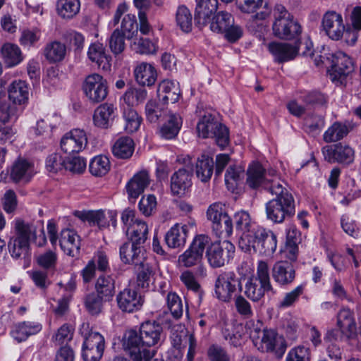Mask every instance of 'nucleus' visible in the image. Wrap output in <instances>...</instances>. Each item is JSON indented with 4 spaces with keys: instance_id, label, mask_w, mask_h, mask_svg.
Listing matches in <instances>:
<instances>
[{
    "instance_id": "nucleus-1",
    "label": "nucleus",
    "mask_w": 361,
    "mask_h": 361,
    "mask_svg": "<svg viewBox=\"0 0 361 361\" xmlns=\"http://www.w3.org/2000/svg\"><path fill=\"white\" fill-rule=\"evenodd\" d=\"M162 326L156 322H143L139 332L134 329L126 331L123 337V349L132 361H150L155 355V347L164 340Z\"/></svg>"
},
{
    "instance_id": "nucleus-2",
    "label": "nucleus",
    "mask_w": 361,
    "mask_h": 361,
    "mask_svg": "<svg viewBox=\"0 0 361 361\" xmlns=\"http://www.w3.org/2000/svg\"><path fill=\"white\" fill-rule=\"evenodd\" d=\"M246 333L253 345L260 352L271 353L277 357H281L287 348V343L283 336L273 329H264L259 321L249 320L246 322Z\"/></svg>"
},
{
    "instance_id": "nucleus-3",
    "label": "nucleus",
    "mask_w": 361,
    "mask_h": 361,
    "mask_svg": "<svg viewBox=\"0 0 361 361\" xmlns=\"http://www.w3.org/2000/svg\"><path fill=\"white\" fill-rule=\"evenodd\" d=\"M245 295L253 302L262 300L265 294L275 295L270 278L269 266L264 260L257 262L255 275L250 277L245 284Z\"/></svg>"
},
{
    "instance_id": "nucleus-4",
    "label": "nucleus",
    "mask_w": 361,
    "mask_h": 361,
    "mask_svg": "<svg viewBox=\"0 0 361 361\" xmlns=\"http://www.w3.org/2000/svg\"><path fill=\"white\" fill-rule=\"evenodd\" d=\"M274 20L272 31L275 37L284 40L298 39L302 32L298 20L282 4H276L273 10Z\"/></svg>"
},
{
    "instance_id": "nucleus-5",
    "label": "nucleus",
    "mask_w": 361,
    "mask_h": 361,
    "mask_svg": "<svg viewBox=\"0 0 361 361\" xmlns=\"http://www.w3.org/2000/svg\"><path fill=\"white\" fill-rule=\"evenodd\" d=\"M209 242L210 238L207 235H196L189 247L178 256V266L184 268L197 267L196 275L201 277L206 276L207 269L202 264V259L204 250Z\"/></svg>"
},
{
    "instance_id": "nucleus-6",
    "label": "nucleus",
    "mask_w": 361,
    "mask_h": 361,
    "mask_svg": "<svg viewBox=\"0 0 361 361\" xmlns=\"http://www.w3.org/2000/svg\"><path fill=\"white\" fill-rule=\"evenodd\" d=\"M15 236L8 242V249L12 257L18 259L25 257L29 254L30 240L36 238L37 231L35 226L21 219L13 221Z\"/></svg>"
},
{
    "instance_id": "nucleus-7",
    "label": "nucleus",
    "mask_w": 361,
    "mask_h": 361,
    "mask_svg": "<svg viewBox=\"0 0 361 361\" xmlns=\"http://www.w3.org/2000/svg\"><path fill=\"white\" fill-rule=\"evenodd\" d=\"M254 235H245L241 242V250L244 252L253 250L265 255L271 256L277 247V237L271 230L263 227L257 228Z\"/></svg>"
},
{
    "instance_id": "nucleus-8",
    "label": "nucleus",
    "mask_w": 361,
    "mask_h": 361,
    "mask_svg": "<svg viewBox=\"0 0 361 361\" xmlns=\"http://www.w3.org/2000/svg\"><path fill=\"white\" fill-rule=\"evenodd\" d=\"M79 333L84 339L82 346V355L84 360H100L105 346L104 336L97 331H93L87 322L81 324Z\"/></svg>"
},
{
    "instance_id": "nucleus-9",
    "label": "nucleus",
    "mask_w": 361,
    "mask_h": 361,
    "mask_svg": "<svg viewBox=\"0 0 361 361\" xmlns=\"http://www.w3.org/2000/svg\"><path fill=\"white\" fill-rule=\"evenodd\" d=\"M197 131L202 138H214L216 143L221 148H224L229 142L228 128L217 121L209 113L202 116L197 124Z\"/></svg>"
},
{
    "instance_id": "nucleus-10",
    "label": "nucleus",
    "mask_w": 361,
    "mask_h": 361,
    "mask_svg": "<svg viewBox=\"0 0 361 361\" xmlns=\"http://www.w3.org/2000/svg\"><path fill=\"white\" fill-rule=\"evenodd\" d=\"M265 212L268 220L275 224H281L286 219L293 216L295 212V200L292 195L283 197H274L265 204Z\"/></svg>"
},
{
    "instance_id": "nucleus-11",
    "label": "nucleus",
    "mask_w": 361,
    "mask_h": 361,
    "mask_svg": "<svg viewBox=\"0 0 361 361\" xmlns=\"http://www.w3.org/2000/svg\"><path fill=\"white\" fill-rule=\"evenodd\" d=\"M210 30L224 35L225 38L235 42L243 35L242 28L234 24V18L226 11H220L214 16L209 23Z\"/></svg>"
},
{
    "instance_id": "nucleus-12",
    "label": "nucleus",
    "mask_w": 361,
    "mask_h": 361,
    "mask_svg": "<svg viewBox=\"0 0 361 361\" xmlns=\"http://www.w3.org/2000/svg\"><path fill=\"white\" fill-rule=\"evenodd\" d=\"M170 340L172 346L178 350L175 357L179 355L182 357V350L188 346L186 360L187 361L194 360L195 355L197 353L198 345L193 333L189 332L183 326H175L171 331Z\"/></svg>"
},
{
    "instance_id": "nucleus-13",
    "label": "nucleus",
    "mask_w": 361,
    "mask_h": 361,
    "mask_svg": "<svg viewBox=\"0 0 361 361\" xmlns=\"http://www.w3.org/2000/svg\"><path fill=\"white\" fill-rule=\"evenodd\" d=\"M208 263L213 268H219L228 264L233 258L235 246L229 240H218L206 247Z\"/></svg>"
},
{
    "instance_id": "nucleus-14",
    "label": "nucleus",
    "mask_w": 361,
    "mask_h": 361,
    "mask_svg": "<svg viewBox=\"0 0 361 361\" xmlns=\"http://www.w3.org/2000/svg\"><path fill=\"white\" fill-rule=\"evenodd\" d=\"M241 288L240 281L234 272H224L216 279L214 295L220 301L230 302L237 290Z\"/></svg>"
},
{
    "instance_id": "nucleus-15",
    "label": "nucleus",
    "mask_w": 361,
    "mask_h": 361,
    "mask_svg": "<svg viewBox=\"0 0 361 361\" xmlns=\"http://www.w3.org/2000/svg\"><path fill=\"white\" fill-rule=\"evenodd\" d=\"M82 91L91 103L102 102L108 94L106 80L98 73L90 74L82 83Z\"/></svg>"
},
{
    "instance_id": "nucleus-16",
    "label": "nucleus",
    "mask_w": 361,
    "mask_h": 361,
    "mask_svg": "<svg viewBox=\"0 0 361 361\" xmlns=\"http://www.w3.org/2000/svg\"><path fill=\"white\" fill-rule=\"evenodd\" d=\"M88 143L86 132L80 128H74L66 133L61 140V150L67 154H73L83 151Z\"/></svg>"
},
{
    "instance_id": "nucleus-17",
    "label": "nucleus",
    "mask_w": 361,
    "mask_h": 361,
    "mask_svg": "<svg viewBox=\"0 0 361 361\" xmlns=\"http://www.w3.org/2000/svg\"><path fill=\"white\" fill-rule=\"evenodd\" d=\"M321 27L332 40L341 39L345 30L342 15L332 10H329L324 13Z\"/></svg>"
},
{
    "instance_id": "nucleus-18",
    "label": "nucleus",
    "mask_w": 361,
    "mask_h": 361,
    "mask_svg": "<svg viewBox=\"0 0 361 361\" xmlns=\"http://www.w3.org/2000/svg\"><path fill=\"white\" fill-rule=\"evenodd\" d=\"M354 71L352 59L343 51H338L333 55L330 77L333 82L343 84L345 78Z\"/></svg>"
},
{
    "instance_id": "nucleus-19",
    "label": "nucleus",
    "mask_w": 361,
    "mask_h": 361,
    "mask_svg": "<svg viewBox=\"0 0 361 361\" xmlns=\"http://www.w3.org/2000/svg\"><path fill=\"white\" fill-rule=\"evenodd\" d=\"M322 153L325 160L329 163L349 164L353 161L355 157L353 149L341 143L324 147Z\"/></svg>"
},
{
    "instance_id": "nucleus-20",
    "label": "nucleus",
    "mask_w": 361,
    "mask_h": 361,
    "mask_svg": "<svg viewBox=\"0 0 361 361\" xmlns=\"http://www.w3.org/2000/svg\"><path fill=\"white\" fill-rule=\"evenodd\" d=\"M37 171V167L32 161L20 157L13 162L10 176L14 182L27 183Z\"/></svg>"
},
{
    "instance_id": "nucleus-21",
    "label": "nucleus",
    "mask_w": 361,
    "mask_h": 361,
    "mask_svg": "<svg viewBox=\"0 0 361 361\" xmlns=\"http://www.w3.org/2000/svg\"><path fill=\"white\" fill-rule=\"evenodd\" d=\"M271 276L281 287L290 285L295 279V269L292 263L280 260L274 263L271 268Z\"/></svg>"
},
{
    "instance_id": "nucleus-22",
    "label": "nucleus",
    "mask_w": 361,
    "mask_h": 361,
    "mask_svg": "<svg viewBox=\"0 0 361 361\" xmlns=\"http://www.w3.org/2000/svg\"><path fill=\"white\" fill-rule=\"evenodd\" d=\"M117 116V108L110 103H103L98 106L93 114L94 126L101 129L110 128Z\"/></svg>"
},
{
    "instance_id": "nucleus-23",
    "label": "nucleus",
    "mask_w": 361,
    "mask_h": 361,
    "mask_svg": "<svg viewBox=\"0 0 361 361\" xmlns=\"http://www.w3.org/2000/svg\"><path fill=\"white\" fill-rule=\"evenodd\" d=\"M121 260L127 264H137L147 259L145 251L142 245L134 244L130 241L124 243L119 249Z\"/></svg>"
},
{
    "instance_id": "nucleus-24",
    "label": "nucleus",
    "mask_w": 361,
    "mask_h": 361,
    "mask_svg": "<svg viewBox=\"0 0 361 361\" xmlns=\"http://www.w3.org/2000/svg\"><path fill=\"white\" fill-rule=\"evenodd\" d=\"M268 49L279 63L293 60L299 53V47L295 44L273 42L269 44Z\"/></svg>"
},
{
    "instance_id": "nucleus-25",
    "label": "nucleus",
    "mask_w": 361,
    "mask_h": 361,
    "mask_svg": "<svg viewBox=\"0 0 361 361\" xmlns=\"http://www.w3.org/2000/svg\"><path fill=\"white\" fill-rule=\"evenodd\" d=\"M195 20L200 27L210 23V20L218 8L217 0H196Z\"/></svg>"
},
{
    "instance_id": "nucleus-26",
    "label": "nucleus",
    "mask_w": 361,
    "mask_h": 361,
    "mask_svg": "<svg viewBox=\"0 0 361 361\" xmlns=\"http://www.w3.org/2000/svg\"><path fill=\"white\" fill-rule=\"evenodd\" d=\"M118 307L123 312H133L141 308L143 300L135 290L124 288L116 297Z\"/></svg>"
},
{
    "instance_id": "nucleus-27",
    "label": "nucleus",
    "mask_w": 361,
    "mask_h": 361,
    "mask_svg": "<svg viewBox=\"0 0 361 361\" xmlns=\"http://www.w3.org/2000/svg\"><path fill=\"white\" fill-rule=\"evenodd\" d=\"M59 245L66 255L76 257L80 252V238L74 230L66 228L60 233Z\"/></svg>"
},
{
    "instance_id": "nucleus-28",
    "label": "nucleus",
    "mask_w": 361,
    "mask_h": 361,
    "mask_svg": "<svg viewBox=\"0 0 361 361\" xmlns=\"http://www.w3.org/2000/svg\"><path fill=\"white\" fill-rule=\"evenodd\" d=\"M188 233V226L175 224L166 233L164 240L170 248H180L185 245Z\"/></svg>"
},
{
    "instance_id": "nucleus-29",
    "label": "nucleus",
    "mask_w": 361,
    "mask_h": 361,
    "mask_svg": "<svg viewBox=\"0 0 361 361\" xmlns=\"http://www.w3.org/2000/svg\"><path fill=\"white\" fill-rule=\"evenodd\" d=\"M234 222L235 228L238 231L241 233L239 240V247L241 249V242L245 235H254V231L261 226H258L254 222L248 212L245 211H239L234 214Z\"/></svg>"
},
{
    "instance_id": "nucleus-30",
    "label": "nucleus",
    "mask_w": 361,
    "mask_h": 361,
    "mask_svg": "<svg viewBox=\"0 0 361 361\" xmlns=\"http://www.w3.org/2000/svg\"><path fill=\"white\" fill-rule=\"evenodd\" d=\"M157 94L159 101L164 104L169 102L174 104L180 95L178 82L170 80L161 81L158 86Z\"/></svg>"
},
{
    "instance_id": "nucleus-31",
    "label": "nucleus",
    "mask_w": 361,
    "mask_h": 361,
    "mask_svg": "<svg viewBox=\"0 0 361 361\" xmlns=\"http://www.w3.org/2000/svg\"><path fill=\"white\" fill-rule=\"evenodd\" d=\"M337 326L342 334L348 338H355L357 336L356 323L353 312L348 308H342L337 315Z\"/></svg>"
},
{
    "instance_id": "nucleus-32",
    "label": "nucleus",
    "mask_w": 361,
    "mask_h": 361,
    "mask_svg": "<svg viewBox=\"0 0 361 361\" xmlns=\"http://www.w3.org/2000/svg\"><path fill=\"white\" fill-rule=\"evenodd\" d=\"M191 173L185 169H180L171 178V190L174 195H183L191 186Z\"/></svg>"
},
{
    "instance_id": "nucleus-33",
    "label": "nucleus",
    "mask_w": 361,
    "mask_h": 361,
    "mask_svg": "<svg viewBox=\"0 0 361 361\" xmlns=\"http://www.w3.org/2000/svg\"><path fill=\"white\" fill-rule=\"evenodd\" d=\"M42 329L40 323L26 321L16 324L11 332L13 339L18 343L25 341L29 336L35 335Z\"/></svg>"
},
{
    "instance_id": "nucleus-34",
    "label": "nucleus",
    "mask_w": 361,
    "mask_h": 361,
    "mask_svg": "<svg viewBox=\"0 0 361 361\" xmlns=\"http://www.w3.org/2000/svg\"><path fill=\"white\" fill-rule=\"evenodd\" d=\"M149 183V173L142 171L133 176L126 185V190L130 199L135 200L142 194Z\"/></svg>"
},
{
    "instance_id": "nucleus-35",
    "label": "nucleus",
    "mask_w": 361,
    "mask_h": 361,
    "mask_svg": "<svg viewBox=\"0 0 361 361\" xmlns=\"http://www.w3.org/2000/svg\"><path fill=\"white\" fill-rule=\"evenodd\" d=\"M89 59L95 63L98 68L107 71L111 68V56L107 55L102 44H92L87 51Z\"/></svg>"
},
{
    "instance_id": "nucleus-36",
    "label": "nucleus",
    "mask_w": 361,
    "mask_h": 361,
    "mask_svg": "<svg viewBox=\"0 0 361 361\" xmlns=\"http://www.w3.org/2000/svg\"><path fill=\"white\" fill-rule=\"evenodd\" d=\"M136 81L142 86H151L157 80V73L151 63L142 62L137 65L134 70Z\"/></svg>"
},
{
    "instance_id": "nucleus-37",
    "label": "nucleus",
    "mask_w": 361,
    "mask_h": 361,
    "mask_svg": "<svg viewBox=\"0 0 361 361\" xmlns=\"http://www.w3.org/2000/svg\"><path fill=\"white\" fill-rule=\"evenodd\" d=\"M207 217L212 224L214 223L216 228L219 227L217 221L221 220L224 221L227 231H231V217L226 212L225 205L221 202H214L210 204L207 210Z\"/></svg>"
},
{
    "instance_id": "nucleus-38",
    "label": "nucleus",
    "mask_w": 361,
    "mask_h": 361,
    "mask_svg": "<svg viewBox=\"0 0 361 361\" xmlns=\"http://www.w3.org/2000/svg\"><path fill=\"white\" fill-rule=\"evenodd\" d=\"M0 51L3 61L8 68L16 66L24 60L23 52L17 44L5 43Z\"/></svg>"
},
{
    "instance_id": "nucleus-39",
    "label": "nucleus",
    "mask_w": 361,
    "mask_h": 361,
    "mask_svg": "<svg viewBox=\"0 0 361 361\" xmlns=\"http://www.w3.org/2000/svg\"><path fill=\"white\" fill-rule=\"evenodd\" d=\"M247 183L252 188L266 187L268 178L265 170L259 162H253L250 164L247 171Z\"/></svg>"
},
{
    "instance_id": "nucleus-40",
    "label": "nucleus",
    "mask_w": 361,
    "mask_h": 361,
    "mask_svg": "<svg viewBox=\"0 0 361 361\" xmlns=\"http://www.w3.org/2000/svg\"><path fill=\"white\" fill-rule=\"evenodd\" d=\"M149 228L146 222L136 219L131 226L126 228V233L128 240L134 243L142 245L148 238Z\"/></svg>"
},
{
    "instance_id": "nucleus-41",
    "label": "nucleus",
    "mask_w": 361,
    "mask_h": 361,
    "mask_svg": "<svg viewBox=\"0 0 361 361\" xmlns=\"http://www.w3.org/2000/svg\"><path fill=\"white\" fill-rule=\"evenodd\" d=\"M8 97L14 104H24L29 97V88L27 83L21 80H14L9 85Z\"/></svg>"
},
{
    "instance_id": "nucleus-42",
    "label": "nucleus",
    "mask_w": 361,
    "mask_h": 361,
    "mask_svg": "<svg viewBox=\"0 0 361 361\" xmlns=\"http://www.w3.org/2000/svg\"><path fill=\"white\" fill-rule=\"evenodd\" d=\"M183 121L179 114L169 113L167 120L160 128V135L166 140L174 138L182 126Z\"/></svg>"
},
{
    "instance_id": "nucleus-43",
    "label": "nucleus",
    "mask_w": 361,
    "mask_h": 361,
    "mask_svg": "<svg viewBox=\"0 0 361 361\" xmlns=\"http://www.w3.org/2000/svg\"><path fill=\"white\" fill-rule=\"evenodd\" d=\"M214 159L207 154H202L197 158L195 166L197 177L202 182L208 181L213 173Z\"/></svg>"
},
{
    "instance_id": "nucleus-44",
    "label": "nucleus",
    "mask_w": 361,
    "mask_h": 361,
    "mask_svg": "<svg viewBox=\"0 0 361 361\" xmlns=\"http://www.w3.org/2000/svg\"><path fill=\"white\" fill-rule=\"evenodd\" d=\"M135 144L130 137H119L112 146L113 154L120 159L130 158L134 152Z\"/></svg>"
},
{
    "instance_id": "nucleus-45",
    "label": "nucleus",
    "mask_w": 361,
    "mask_h": 361,
    "mask_svg": "<svg viewBox=\"0 0 361 361\" xmlns=\"http://www.w3.org/2000/svg\"><path fill=\"white\" fill-rule=\"evenodd\" d=\"M74 216L82 221H87L90 226H97L99 228L107 226L108 223L104 212L97 211H75Z\"/></svg>"
},
{
    "instance_id": "nucleus-46",
    "label": "nucleus",
    "mask_w": 361,
    "mask_h": 361,
    "mask_svg": "<svg viewBox=\"0 0 361 361\" xmlns=\"http://www.w3.org/2000/svg\"><path fill=\"white\" fill-rule=\"evenodd\" d=\"M44 54L45 58L51 63L61 61L66 54V47L63 43L59 41L51 42L45 46Z\"/></svg>"
},
{
    "instance_id": "nucleus-47",
    "label": "nucleus",
    "mask_w": 361,
    "mask_h": 361,
    "mask_svg": "<svg viewBox=\"0 0 361 361\" xmlns=\"http://www.w3.org/2000/svg\"><path fill=\"white\" fill-rule=\"evenodd\" d=\"M108 301L95 292L88 293L84 298L85 307L91 315H98L102 313L105 303Z\"/></svg>"
},
{
    "instance_id": "nucleus-48",
    "label": "nucleus",
    "mask_w": 361,
    "mask_h": 361,
    "mask_svg": "<svg viewBox=\"0 0 361 361\" xmlns=\"http://www.w3.org/2000/svg\"><path fill=\"white\" fill-rule=\"evenodd\" d=\"M95 293L111 300L115 293L114 280L110 276H100L95 283Z\"/></svg>"
},
{
    "instance_id": "nucleus-49",
    "label": "nucleus",
    "mask_w": 361,
    "mask_h": 361,
    "mask_svg": "<svg viewBox=\"0 0 361 361\" xmlns=\"http://www.w3.org/2000/svg\"><path fill=\"white\" fill-rule=\"evenodd\" d=\"M56 8L59 15L63 18H72L80 9V0H58Z\"/></svg>"
},
{
    "instance_id": "nucleus-50",
    "label": "nucleus",
    "mask_w": 361,
    "mask_h": 361,
    "mask_svg": "<svg viewBox=\"0 0 361 361\" xmlns=\"http://www.w3.org/2000/svg\"><path fill=\"white\" fill-rule=\"evenodd\" d=\"M123 109V117L125 121L124 129L128 133L136 132L141 124L142 118L139 116L137 111L133 108L126 107L124 105Z\"/></svg>"
},
{
    "instance_id": "nucleus-51",
    "label": "nucleus",
    "mask_w": 361,
    "mask_h": 361,
    "mask_svg": "<svg viewBox=\"0 0 361 361\" xmlns=\"http://www.w3.org/2000/svg\"><path fill=\"white\" fill-rule=\"evenodd\" d=\"M348 133L349 130L345 124L335 122L324 132L323 138L326 142H334L343 139Z\"/></svg>"
},
{
    "instance_id": "nucleus-52",
    "label": "nucleus",
    "mask_w": 361,
    "mask_h": 361,
    "mask_svg": "<svg viewBox=\"0 0 361 361\" xmlns=\"http://www.w3.org/2000/svg\"><path fill=\"white\" fill-rule=\"evenodd\" d=\"M111 168V164L107 157L98 155L92 158L90 162V172L94 176L106 175Z\"/></svg>"
},
{
    "instance_id": "nucleus-53",
    "label": "nucleus",
    "mask_w": 361,
    "mask_h": 361,
    "mask_svg": "<svg viewBox=\"0 0 361 361\" xmlns=\"http://www.w3.org/2000/svg\"><path fill=\"white\" fill-rule=\"evenodd\" d=\"M312 352L306 344H299L290 348L286 357L285 361H310Z\"/></svg>"
},
{
    "instance_id": "nucleus-54",
    "label": "nucleus",
    "mask_w": 361,
    "mask_h": 361,
    "mask_svg": "<svg viewBox=\"0 0 361 361\" xmlns=\"http://www.w3.org/2000/svg\"><path fill=\"white\" fill-rule=\"evenodd\" d=\"M137 286L139 288H146L149 286L150 277L152 274V267L148 259L137 264Z\"/></svg>"
},
{
    "instance_id": "nucleus-55",
    "label": "nucleus",
    "mask_w": 361,
    "mask_h": 361,
    "mask_svg": "<svg viewBox=\"0 0 361 361\" xmlns=\"http://www.w3.org/2000/svg\"><path fill=\"white\" fill-rule=\"evenodd\" d=\"M75 333V326L71 324H63L52 336L51 340L56 345L67 344L70 342Z\"/></svg>"
},
{
    "instance_id": "nucleus-56",
    "label": "nucleus",
    "mask_w": 361,
    "mask_h": 361,
    "mask_svg": "<svg viewBox=\"0 0 361 361\" xmlns=\"http://www.w3.org/2000/svg\"><path fill=\"white\" fill-rule=\"evenodd\" d=\"M147 92L142 88H130L123 96L124 106L133 108L135 105L142 102L147 97Z\"/></svg>"
},
{
    "instance_id": "nucleus-57",
    "label": "nucleus",
    "mask_w": 361,
    "mask_h": 361,
    "mask_svg": "<svg viewBox=\"0 0 361 361\" xmlns=\"http://www.w3.org/2000/svg\"><path fill=\"white\" fill-rule=\"evenodd\" d=\"M177 25L185 32L192 30V18L189 9L184 6H179L176 14Z\"/></svg>"
},
{
    "instance_id": "nucleus-58",
    "label": "nucleus",
    "mask_w": 361,
    "mask_h": 361,
    "mask_svg": "<svg viewBox=\"0 0 361 361\" xmlns=\"http://www.w3.org/2000/svg\"><path fill=\"white\" fill-rule=\"evenodd\" d=\"M122 34L128 39H131L137 33V23L135 15L126 14L121 21Z\"/></svg>"
},
{
    "instance_id": "nucleus-59",
    "label": "nucleus",
    "mask_w": 361,
    "mask_h": 361,
    "mask_svg": "<svg viewBox=\"0 0 361 361\" xmlns=\"http://www.w3.org/2000/svg\"><path fill=\"white\" fill-rule=\"evenodd\" d=\"M342 230L348 235L357 238L360 232L359 224L348 214H343L340 219Z\"/></svg>"
},
{
    "instance_id": "nucleus-60",
    "label": "nucleus",
    "mask_w": 361,
    "mask_h": 361,
    "mask_svg": "<svg viewBox=\"0 0 361 361\" xmlns=\"http://www.w3.org/2000/svg\"><path fill=\"white\" fill-rule=\"evenodd\" d=\"M169 310L175 319H179L183 315V309L180 298L174 292H169L166 297Z\"/></svg>"
},
{
    "instance_id": "nucleus-61",
    "label": "nucleus",
    "mask_w": 361,
    "mask_h": 361,
    "mask_svg": "<svg viewBox=\"0 0 361 361\" xmlns=\"http://www.w3.org/2000/svg\"><path fill=\"white\" fill-rule=\"evenodd\" d=\"M41 35L38 28L26 29L22 31L19 42L24 47L30 48L39 40Z\"/></svg>"
},
{
    "instance_id": "nucleus-62",
    "label": "nucleus",
    "mask_w": 361,
    "mask_h": 361,
    "mask_svg": "<svg viewBox=\"0 0 361 361\" xmlns=\"http://www.w3.org/2000/svg\"><path fill=\"white\" fill-rule=\"evenodd\" d=\"M305 286L300 284L291 291L286 293L279 304L280 308H288L293 306L298 301L299 297L303 293Z\"/></svg>"
},
{
    "instance_id": "nucleus-63",
    "label": "nucleus",
    "mask_w": 361,
    "mask_h": 361,
    "mask_svg": "<svg viewBox=\"0 0 361 361\" xmlns=\"http://www.w3.org/2000/svg\"><path fill=\"white\" fill-rule=\"evenodd\" d=\"M86 160L81 157H71L65 159L64 169L73 173H82L86 169Z\"/></svg>"
},
{
    "instance_id": "nucleus-64",
    "label": "nucleus",
    "mask_w": 361,
    "mask_h": 361,
    "mask_svg": "<svg viewBox=\"0 0 361 361\" xmlns=\"http://www.w3.org/2000/svg\"><path fill=\"white\" fill-rule=\"evenodd\" d=\"M125 37L118 29H116L111 34L109 44L111 51L114 54H119L125 49Z\"/></svg>"
}]
</instances>
